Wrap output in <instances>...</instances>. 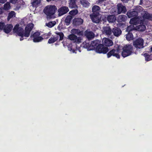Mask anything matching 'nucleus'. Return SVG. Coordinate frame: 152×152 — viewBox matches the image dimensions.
Here are the masks:
<instances>
[{"label":"nucleus","instance_id":"f257e3e1","mask_svg":"<svg viewBox=\"0 0 152 152\" xmlns=\"http://www.w3.org/2000/svg\"><path fill=\"white\" fill-rule=\"evenodd\" d=\"M34 26L33 24L29 23L26 26L24 31L22 28L20 27L19 25L17 24L14 27L13 31L14 32L17 33L18 36L21 37L20 40L22 41L24 39L23 37H28L29 36L30 32Z\"/></svg>","mask_w":152,"mask_h":152},{"label":"nucleus","instance_id":"f03ea898","mask_svg":"<svg viewBox=\"0 0 152 152\" xmlns=\"http://www.w3.org/2000/svg\"><path fill=\"white\" fill-rule=\"evenodd\" d=\"M57 8L55 5H48L44 8L43 12L46 14L48 18H51L56 12Z\"/></svg>","mask_w":152,"mask_h":152},{"label":"nucleus","instance_id":"7ed1b4c3","mask_svg":"<svg viewBox=\"0 0 152 152\" xmlns=\"http://www.w3.org/2000/svg\"><path fill=\"white\" fill-rule=\"evenodd\" d=\"M114 48L107 53V58H109L112 56L117 58H120V56L119 53L121 52L120 45L118 44L116 45Z\"/></svg>","mask_w":152,"mask_h":152},{"label":"nucleus","instance_id":"20e7f679","mask_svg":"<svg viewBox=\"0 0 152 152\" xmlns=\"http://www.w3.org/2000/svg\"><path fill=\"white\" fill-rule=\"evenodd\" d=\"M121 55L124 58L129 56L134 52L133 46L130 45H126L122 48Z\"/></svg>","mask_w":152,"mask_h":152},{"label":"nucleus","instance_id":"39448f33","mask_svg":"<svg viewBox=\"0 0 152 152\" xmlns=\"http://www.w3.org/2000/svg\"><path fill=\"white\" fill-rule=\"evenodd\" d=\"M55 33L57 35L53 36L50 38L48 40V43L49 44H53L58 40L59 37H60L59 41L62 40L64 38V34L62 32H56Z\"/></svg>","mask_w":152,"mask_h":152},{"label":"nucleus","instance_id":"423d86ee","mask_svg":"<svg viewBox=\"0 0 152 152\" xmlns=\"http://www.w3.org/2000/svg\"><path fill=\"white\" fill-rule=\"evenodd\" d=\"M144 41L142 38H139L133 42V46L137 48L141 49L144 48Z\"/></svg>","mask_w":152,"mask_h":152},{"label":"nucleus","instance_id":"0eeeda50","mask_svg":"<svg viewBox=\"0 0 152 152\" xmlns=\"http://www.w3.org/2000/svg\"><path fill=\"white\" fill-rule=\"evenodd\" d=\"M109 51L108 47H105L103 44H101L97 48L96 51L99 53L106 54Z\"/></svg>","mask_w":152,"mask_h":152},{"label":"nucleus","instance_id":"6e6552de","mask_svg":"<svg viewBox=\"0 0 152 152\" xmlns=\"http://www.w3.org/2000/svg\"><path fill=\"white\" fill-rule=\"evenodd\" d=\"M91 18L94 23H98L101 21V17L99 13L95 14L92 13L90 15Z\"/></svg>","mask_w":152,"mask_h":152},{"label":"nucleus","instance_id":"1a4fd4ad","mask_svg":"<svg viewBox=\"0 0 152 152\" xmlns=\"http://www.w3.org/2000/svg\"><path fill=\"white\" fill-rule=\"evenodd\" d=\"M69 11L68 7L62 6L59 8L58 10L59 16H61L66 13Z\"/></svg>","mask_w":152,"mask_h":152},{"label":"nucleus","instance_id":"9d476101","mask_svg":"<svg viewBox=\"0 0 152 152\" xmlns=\"http://www.w3.org/2000/svg\"><path fill=\"white\" fill-rule=\"evenodd\" d=\"M69 39L73 41L74 42L76 43H79L81 42V39L80 37H77V36L72 34L69 35L68 36Z\"/></svg>","mask_w":152,"mask_h":152},{"label":"nucleus","instance_id":"9b49d317","mask_svg":"<svg viewBox=\"0 0 152 152\" xmlns=\"http://www.w3.org/2000/svg\"><path fill=\"white\" fill-rule=\"evenodd\" d=\"M100 43V41L98 40H96L92 41L91 43V47H90L91 48H90L89 49L91 50H95L96 51L99 45L101 44Z\"/></svg>","mask_w":152,"mask_h":152},{"label":"nucleus","instance_id":"f8f14e48","mask_svg":"<svg viewBox=\"0 0 152 152\" xmlns=\"http://www.w3.org/2000/svg\"><path fill=\"white\" fill-rule=\"evenodd\" d=\"M117 12L118 14L121 13H124L126 11V7L121 4H118L117 5Z\"/></svg>","mask_w":152,"mask_h":152},{"label":"nucleus","instance_id":"ddd939ff","mask_svg":"<svg viewBox=\"0 0 152 152\" xmlns=\"http://www.w3.org/2000/svg\"><path fill=\"white\" fill-rule=\"evenodd\" d=\"M85 36L88 39L90 40L94 38L95 35L92 31H88V30H86L84 32Z\"/></svg>","mask_w":152,"mask_h":152},{"label":"nucleus","instance_id":"4468645a","mask_svg":"<svg viewBox=\"0 0 152 152\" xmlns=\"http://www.w3.org/2000/svg\"><path fill=\"white\" fill-rule=\"evenodd\" d=\"M102 42L104 46L107 47L111 46L113 44V42L112 40L107 38L103 39Z\"/></svg>","mask_w":152,"mask_h":152},{"label":"nucleus","instance_id":"2eb2a0df","mask_svg":"<svg viewBox=\"0 0 152 152\" xmlns=\"http://www.w3.org/2000/svg\"><path fill=\"white\" fill-rule=\"evenodd\" d=\"M138 14V13L137 11L136 10L129 11L127 12L126 14L129 18L137 17Z\"/></svg>","mask_w":152,"mask_h":152},{"label":"nucleus","instance_id":"dca6fc26","mask_svg":"<svg viewBox=\"0 0 152 152\" xmlns=\"http://www.w3.org/2000/svg\"><path fill=\"white\" fill-rule=\"evenodd\" d=\"M83 22V20L80 18H75L73 20V24L75 26H78L81 25Z\"/></svg>","mask_w":152,"mask_h":152},{"label":"nucleus","instance_id":"f3484780","mask_svg":"<svg viewBox=\"0 0 152 152\" xmlns=\"http://www.w3.org/2000/svg\"><path fill=\"white\" fill-rule=\"evenodd\" d=\"M114 35L116 37L119 36L121 34L122 31L121 29L118 27H115L112 30Z\"/></svg>","mask_w":152,"mask_h":152},{"label":"nucleus","instance_id":"a211bd4d","mask_svg":"<svg viewBox=\"0 0 152 152\" xmlns=\"http://www.w3.org/2000/svg\"><path fill=\"white\" fill-rule=\"evenodd\" d=\"M77 0H69V7L71 8H76L77 6L76 4Z\"/></svg>","mask_w":152,"mask_h":152},{"label":"nucleus","instance_id":"6ab92c4d","mask_svg":"<svg viewBox=\"0 0 152 152\" xmlns=\"http://www.w3.org/2000/svg\"><path fill=\"white\" fill-rule=\"evenodd\" d=\"M103 32L107 35H110L112 32L110 27L109 26H107L103 28Z\"/></svg>","mask_w":152,"mask_h":152},{"label":"nucleus","instance_id":"aec40b11","mask_svg":"<svg viewBox=\"0 0 152 152\" xmlns=\"http://www.w3.org/2000/svg\"><path fill=\"white\" fill-rule=\"evenodd\" d=\"M13 26L11 24H7L5 25L4 30V31L6 33H9L12 30Z\"/></svg>","mask_w":152,"mask_h":152},{"label":"nucleus","instance_id":"412c9836","mask_svg":"<svg viewBox=\"0 0 152 152\" xmlns=\"http://www.w3.org/2000/svg\"><path fill=\"white\" fill-rule=\"evenodd\" d=\"M146 61H149L152 60V53L149 51L148 53H145L143 54Z\"/></svg>","mask_w":152,"mask_h":152},{"label":"nucleus","instance_id":"4be33fe9","mask_svg":"<svg viewBox=\"0 0 152 152\" xmlns=\"http://www.w3.org/2000/svg\"><path fill=\"white\" fill-rule=\"evenodd\" d=\"M71 33L74 34H76L79 36H82L83 35V31H80L79 29L73 28L71 31Z\"/></svg>","mask_w":152,"mask_h":152},{"label":"nucleus","instance_id":"5701e85b","mask_svg":"<svg viewBox=\"0 0 152 152\" xmlns=\"http://www.w3.org/2000/svg\"><path fill=\"white\" fill-rule=\"evenodd\" d=\"M139 21L137 17H134L131 19L130 23L133 25H137L139 23Z\"/></svg>","mask_w":152,"mask_h":152},{"label":"nucleus","instance_id":"b1692460","mask_svg":"<svg viewBox=\"0 0 152 152\" xmlns=\"http://www.w3.org/2000/svg\"><path fill=\"white\" fill-rule=\"evenodd\" d=\"M83 47L87 49L88 50H91L89 49L90 48H90V47H91V43L90 44V42H89V40L83 42Z\"/></svg>","mask_w":152,"mask_h":152},{"label":"nucleus","instance_id":"393cba45","mask_svg":"<svg viewBox=\"0 0 152 152\" xmlns=\"http://www.w3.org/2000/svg\"><path fill=\"white\" fill-rule=\"evenodd\" d=\"M80 2L83 7H88L90 3L88 0H80Z\"/></svg>","mask_w":152,"mask_h":152},{"label":"nucleus","instance_id":"a878e982","mask_svg":"<svg viewBox=\"0 0 152 152\" xmlns=\"http://www.w3.org/2000/svg\"><path fill=\"white\" fill-rule=\"evenodd\" d=\"M100 8L98 6L94 5L92 8V11L93 13L97 14L98 13H99V11Z\"/></svg>","mask_w":152,"mask_h":152},{"label":"nucleus","instance_id":"bb28decb","mask_svg":"<svg viewBox=\"0 0 152 152\" xmlns=\"http://www.w3.org/2000/svg\"><path fill=\"white\" fill-rule=\"evenodd\" d=\"M127 17L124 15H120L118 16V19L119 21L125 22L127 20Z\"/></svg>","mask_w":152,"mask_h":152},{"label":"nucleus","instance_id":"cd10ccee","mask_svg":"<svg viewBox=\"0 0 152 152\" xmlns=\"http://www.w3.org/2000/svg\"><path fill=\"white\" fill-rule=\"evenodd\" d=\"M72 19V17L71 15H68L66 16L65 20V22L66 25H68L70 24V22Z\"/></svg>","mask_w":152,"mask_h":152},{"label":"nucleus","instance_id":"c85d7f7f","mask_svg":"<svg viewBox=\"0 0 152 152\" xmlns=\"http://www.w3.org/2000/svg\"><path fill=\"white\" fill-rule=\"evenodd\" d=\"M143 18L152 20V14L151 15L148 12L145 13L142 16Z\"/></svg>","mask_w":152,"mask_h":152},{"label":"nucleus","instance_id":"c756f323","mask_svg":"<svg viewBox=\"0 0 152 152\" xmlns=\"http://www.w3.org/2000/svg\"><path fill=\"white\" fill-rule=\"evenodd\" d=\"M107 20L109 23H113L115 21V17L113 15H109L107 17Z\"/></svg>","mask_w":152,"mask_h":152},{"label":"nucleus","instance_id":"7c9ffc66","mask_svg":"<svg viewBox=\"0 0 152 152\" xmlns=\"http://www.w3.org/2000/svg\"><path fill=\"white\" fill-rule=\"evenodd\" d=\"M126 38L128 41H130L133 39V35L132 32H128L126 35Z\"/></svg>","mask_w":152,"mask_h":152},{"label":"nucleus","instance_id":"2f4dec72","mask_svg":"<svg viewBox=\"0 0 152 152\" xmlns=\"http://www.w3.org/2000/svg\"><path fill=\"white\" fill-rule=\"evenodd\" d=\"M15 12L13 11H11L8 13V16L7 17V19L8 20H10L14 16L15 17Z\"/></svg>","mask_w":152,"mask_h":152},{"label":"nucleus","instance_id":"473e14b6","mask_svg":"<svg viewBox=\"0 0 152 152\" xmlns=\"http://www.w3.org/2000/svg\"><path fill=\"white\" fill-rule=\"evenodd\" d=\"M43 39V37L41 36H39L33 38V41L34 42H39L42 41Z\"/></svg>","mask_w":152,"mask_h":152},{"label":"nucleus","instance_id":"72a5a7b5","mask_svg":"<svg viewBox=\"0 0 152 152\" xmlns=\"http://www.w3.org/2000/svg\"><path fill=\"white\" fill-rule=\"evenodd\" d=\"M134 27L133 25H131L127 26L126 31L127 32H131L134 30Z\"/></svg>","mask_w":152,"mask_h":152},{"label":"nucleus","instance_id":"f704fd0d","mask_svg":"<svg viewBox=\"0 0 152 152\" xmlns=\"http://www.w3.org/2000/svg\"><path fill=\"white\" fill-rule=\"evenodd\" d=\"M10 7V3L7 2L4 4L3 8L5 10L7 11L9 10Z\"/></svg>","mask_w":152,"mask_h":152},{"label":"nucleus","instance_id":"c9c22d12","mask_svg":"<svg viewBox=\"0 0 152 152\" xmlns=\"http://www.w3.org/2000/svg\"><path fill=\"white\" fill-rule=\"evenodd\" d=\"M138 30L141 31H143L146 29L145 26L143 24L139 25L138 26Z\"/></svg>","mask_w":152,"mask_h":152},{"label":"nucleus","instance_id":"e433bc0d","mask_svg":"<svg viewBox=\"0 0 152 152\" xmlns=\"http://www.w3.org/2000/svg\"><path fill=\"white\" fill-rule=\"evenodd\" d=\"M78 12V10L77 9L72 10L69 12V14L71 15L74 16L77 14Z\"/></svg>","mask_w":152,"mask_h":152},{"label":"nucleus","instance_id":"4c0bfd02","mask_svg":"<svg viewBox=\"0 0 152 152\" xmlns=\"http://www.w3.org/2000/svg\"><path fill=\"white\" fill-rule=\"evenodd\" d=\"M40 33L39 32L37 31L34 33L32 35H31L30 36V37H33L34 38L40 36Z\"/></svg>","mask_w":152,"mask_h":152},{"label":"nucleus","instance_id":"58836bf2","mask_svg":"<svg viewBox=\"0 0 152 152\" xmlns=\"http://www.w3.org/2000/svg\"><path fill=\"white\" fill-rule=\"evenodd\" d=\"M55 21L54 22V23H53L52 22H50L46 23V25L48 27L51 28L55 25Z\"/></svg>","mask_w":152,"mask_h":152},{"label":"nucleus","instance_id":"ea45409f","mask_svg":"<svg viewBox=\"0 0 152 152\" xmlns=\"http://www.w3.org/2000/svg\"><path fill=\"white\" fill-rule=\"evenodd\" d=\"M51 34L50 32L47 34H45L43 36V39H48L50 37L51 35Z\"/></svg>","mask_w":152,"mask_h":152},{"label":"nucleus","instance_id":"a19ab883","mask_svg":"<svg viewBox=\"0 0 152 152\" xmlns=\"http://www.w3.org/2000/svg\"><path fill=\"white\" fill-rule=\"evenodd\" d=\"M5 26V23L3 22H0V29L4 30Z\"/></svg>","mask_w":152,"mask_h":152},{"label":"nucleus","instance_id":"79ce46f5","mask_svg":"<svg viewBox=\"0 0 152 152\" xmlns=\"http://www.w3.org/2000/svg\"><path fill=\"white\" fill-rule=\"evenodd\" d=\"M58 28L59 29H61L63 28V24L61 22L58 25Z\"/></svg>","mask_w":152,"mask_h":152},{"label":"nucleus","instance_id":"37998d69","mask_svg":"<svg viewBox=\"0 0 152 152\" xmlns=\"http://www.w3.org/2000/svg\"><path fill=\"white\" fill-rule=\"evenodd\" d=\"M40 1V0H34L33 2L36 3L37 4H38Z\"/></svg>","mask_w":152,"mask_h":152},{"label":"nucleus","instance_id":"c03bdc74","mask_svg":"<svg viewBox=\"0 0 152 152\" xmlns=\"http://www.w3.org/2000/svg\"><path fill=\"white\" fill-rule=\"evenodd\" d=\"M7 0H0V3L4 4L6 2Z\"/></svg>","mask_w":152,"mask_h":152},{"label":"nucleus","instance_id":"a18cd8bd","mask_svg":"<svg viewBox=\"0 0 152 152\" xmlns=\"http://www.w3.org/2000/svg\"><path fill=\"white\" fill-rule=\"evenodd\" d=\"M123 2L126 3L128 2L129 1V0H121Z\"/></svg>","mask_w":152,"mask_h":152},{"label":"nucleus","instance_id":"49530a36","mask_svg":"<svg viewBox=\"0 0 152 152\" xmlns=\"http://www.w3.org/2000/svg\"><path fill=\"white\" fill-rule=\"evenodd\" d=\"M3 13V10L1 8H0V15L2 14Z\"/></svg>","mask_w":152,"mask_h":152},{"label":"nucleus","instance_id":"de8ad7c7","mask_svg":"<svg viewBox=\"0 0 152 152\" xmlns=\"http://www.w3.org/2000/svg\"><path fill=\"white\" fill-rule=\"evenodd\" d=\"M104 0H99L98 2L100 3H102L103 1Z\"/></svg>","mask_w":152,"mask_h":152},{"label":"nucleus","instance_id":"09e8293b","mask_svg":"<svg viewBox=\"0 0 152 152\" xmlns=\"http://www.w3.org/2000/svg\"><path fill=\"white\" fill-rule=\"evenodd\" d=\"M142 0H140V3L139 4L140 5H142Z\"/></svg>","mask_w":152,"mask_h":152},{"label":"nucleus","instance_id":"8fccbe9b","mask_svg":"<svg viewBox=\"0 0 152 152\" xmlns=\"http://www.w3.org/2000/svg\"><path fill=\"white\" fill-rule=\"evenodd\" d=\"M151 50H150V52H151V53H152V46L150 48Z\"/></svg>","mask_w":152,"mask_h":152},{"label":"nucleus","instance_id":"3c124183","mask_svg":"<svg viewBox=\"0 0 152 152\" xmlns=\"http://www.w3.org/2000/svg\"><path fill=\"white\" fill-rule=\"evenodd\" d=\"M69 45L71 47H72V44H70Z\"/></svg>","mask_w":152,"mask_h":152},{"label":"nucleus","instance_id":"603ef678","mask_svg":"<svg viewBox=\"0 0 152 152\" xmlns=\"http://www.w3.org/2000/svg\"><path fill=\"white\" fill-rule=\"evenodd\" d=\"M72 50V47L71 48V50Z\"/></svg>","mask_w":152,"mask_h":152},{"label":"nucleus","instance_id":"864d4df0","mask_svg":"<svg viewBox=\"0 0 152 152\" xmlns=\"http://www.w3.org/2000/svg\"><path fill=\"white\" fill-rule=\"evenodd\" d=\"M47 1H48V0H47Z\"/></svg>","mask_w":152,"mask_h":152}]
</instances>
